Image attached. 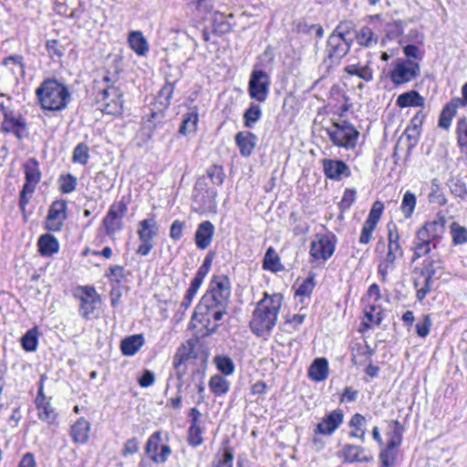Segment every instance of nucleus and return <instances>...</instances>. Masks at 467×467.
Returning <instances> with one entry per match:
<instances>
[{
  "label": "nucleus",
  "instance_id": "9b49d317",
  "mask_svg": "<svg viewBox=\"0 0 467 467\" xmlns=\"http://www.w3.org/2000/svg\"><path fill=\"white\" fill-rule=\"evenodd\" d=\"M335 251L334 236L317 234L311 242L310 254L315 260L327 261Z\"/></svg>",
  "mask_w": 467,
  "mask_h": 467
},
{
  "label": "nucleus",
  "instance_id": "a878e982",
  "mask_svg": "<svg viewBox=\"0 0 467 467\" xmlns=\"http://www.w3.org/2000/svg\"><path fill=\"white\" fill-rule=\"evenodd\" d=\"M89 431V422L84 418H79L76 423L72 425L70 436L75 443L84 444L88 441Z\"/></svg>",
  "mask_w": 467,
  "mask_h": 467
},
{
  "label": "nucleus",
  "instance_id": "13d9d810",
  "mask_svg": "<svg viewBox=\"0 0 467 467\" xmlns=\"http://www.w3.org/2000/svg\"><path fill=\"white\" fill-rule=\"evenodd\" d=\"M431 325L432 323L430 316H423L416 324L415 328L417 335L423 338L426 337L430 334Z\"/></svg>",
  "mask_w": 467,
  "mask_h": 467
},
{
  "label": "nucleus",
  "instance_id": "338daca9",
  "mask_svg": "<svg viewBox=\"0 0 467 467\" xmlns=\"http://www.w3.org/2000/svg\"><path fill=\"white\" fill-rule=\"evenodd\" d=\"M161 441V433L159 431L154 432L148 440L145 451L146 453L150 457L151 454L159 453V441Z\"/></svg>",
  "mask_w": 467,
  "mask_h": 467
},
{
  "label": "nucleus",
  "instance_id": "de8ad7c7",
  "mask_svg": "<svg viewBox=\"0 0 467 467\" xmlns=\"http://www.w3.org/2000/svg\"><path fill=\"white\" fill-rule=\"evenodd\" d=\"M234 451L230 447H225L221 455H216L213 467H233Z\"/></svg>",
  "mask_w": 467,
  "mask_h": 467
},
{
  "label": "nucleus",
  "instance_id": "e2e57ef3",
  "mask_svg": "<svg viewBox=\"0 0 467 467\" xmlns=\"http://www.w3.org/2000/svg\"><path fill=\"white\" fill-rule=\"evenodd\" d=\"M460 106H463V102L461 99L457 98V99H451L449 103H447L444 106V108L441 113V116L448 118L450 119H452V118L455 116V114L457 112V109Z\"/></svg>",
  "mask_w": 467,
  "mask_h": 467
},
{
  "label": "nucleus",
  "instance_id": "f704fd0d",
  "mask_svg": "<svg viewBox=\"0 0 467 467\" xmlns=\"http://www.w3.org/2000/svg\"><path fill=\"white\" fill-rule=\"evenodd\" d=\"M213 32L217 35H224L232 31L233 26L227 16L221 12H215L212 19Z\"/></svg>",
  "mask_w": 467,
  "mask_h": 467
},
{
  "label": "nucleus",
  "instance_id": "f257e3e1",
  "mask_svg": "<svg viewBox=\"0 0 467 467\" xmlns=\"http://www.w3.org/2000/svg\"><path fill=\"white\" fill-rule=\"evenodd\" d=\"M282 302V294L269 295L267 292L264 293V296L257 303L250 321V327L255 335L265 337L271 333L276 324Z\"/></svg>",
  "mask_w": 467,
  "mask_h": 467
},
{
  "label": "nucleus",
  "instance_id": "393cba45",
  "mask_svg": "<svg viewBox=\"0 0 467 467\" xmlns=\"http://www.w3.org/2000/svg\"><path fill=\"white\" fill-rule=\"evenodd\" d=\"M234 139L240 154L243 157L250 156L256 146L257 137L250 131H240L236 133Z\"/></svg>",
  "mask_w": 467,
  "mask_h": 467
},
{
  "label": "nucleus",
  "instance_id": "e433bc0d",
  "mask_svg": "<svg viewBox=\"0 0 467 467\" xmlns=\"http://www.w3.org/2000/svg\"><path fill=\"white\" fill-rule=\"evenodd\" d=\"M262 118V109L258 103L251 102L244 113V125L253 128Z\"/></svg>",
  "mask_w": 467,
  "mask_h": 467
},
{
  "label": "nucleus",
  "instance_id": "3c124183",
  "mask_svg": "<svg viewBox=\"0 0 467 467\" xmlns=\"http://www.w3.org/2000/svg\"><path fill=\"white\" fill-rule=\"evenodd\" d=\"M89 158V150L87 144L79 143L78 144L74 150L72 161L75 163L87 164Z\"/></svg>",
  "mask_w": 467,
  "mask_h": 467
},
{
  "label": "nucleus",
  "instance_id": "ddd939ff",
  "mask_svg": "<svg viewBox=\"0 0 467 467\" xmlns=\"http://www.w3.org/2000/svg\"><path fill=\"white\" fill-rule=\"evenodd\" d=\"M67 218V202L64 200H57L52 202L49 207L46 220V228L51 232L61 230Z\"/></svg>",
  "mask_w": 467,
  "mask_h": 467
},
{
  "label": "nucleus",
  "instance_id": "6ab92c4d",
  "mask_svg": "<svg viewBox=\"0 0 467 467\" xmlns=\"http://www.w3.org/2000/svg\"><path fill=\"white\" fill-rule=\"evenodd\" d=\"M201 190H202V184L198 183L195 187V192H197L194 194L195 202L201 204L202 211L215 213L217 191L214 188H207L204 192H200Z\"/></svg>",
  "mask_w": 467,
  "mask_h": 467
},
{
  "label": "nucleus",
  "instance_id": "f8f14e48",
  "mask_svg": "<svg viewBox=\"0 0 467 467\" xmlns=\"http://www.w3.org/2000/svg\"><path fill=\"white\" fill-rule=\"evenodd\" d=\"M344 412L336 409L326 414L314 429L315 435L331 436L343 423Z\"/></svg>",
  "mask_w": 467,
  "mask_h": 467
},
{
  "label": "nucleus",
  "instance_id": "49530a36",
  "mask_svg": "<svg viewBox=\"0 0 467 467\" xmlns=\"http://www.w3.org/2000/svg\"><path fill=\"white\" fill-rule=\"evenodd\" d=\"M214 363L218 370L223 375L229 376L234 373V364L229 357L225 355L216 356L214 358Z\"/></svg>",
  "mask_w": 467,
  "mask_h": 467
},
{
  "label": "nucleus",
  "instance_id": "473e14b6",
  "mask_svg": "<svg viewBox=\"0 0 467 467\" xmlns=\"http://www.w3.org/2000/svg\"><path fill=\"white\" fill-rule=\"evenodd\" d=\"M38 247L42 255L51 256L58 251L59 244L55 236L46 234L40 236L38 240Z\"/></svg>",
  "mask_w": 467,
  "mask_h": 467
},
{
  "label": "nucleus",
  "instance_id": "0eeeda50",
  "mask_svg": "<svg viewBox=\"0 0 467 467\" xmlns=\"http://www.w3.org/2000/svg\"><path fill=\"white\" fill-rule=\"evenodd\" d=\"M327 132L334 145L345 149L355 148L359 135L355 127L346 120L334 123Z\"/></svg>",
  "mask_w": 467,
  "mask_h": 467
},
{
  "label": "nucleus",
  "instance_id": "ea45409f",
  "mask_svg": "<svg viewBox=\"0 0 467 467\" xmlns=\"http://www.w3.org/2000/svg\"><path fill=\"white\" fill-rule=\"evenodd\" d=\"M366 320L363 322L364 326L370 327L373 325H379L382 321L381 309L379 306L370 305L364 310Z\"/></svg>",
  "mask_w": 467,
  "mask_h": 467
},
{
  "label": "nucleus",
  "instance_id": "1a4fd4ad",
  "mask_svg": "<svg viewBox=\"0 0 467 467\" xmlns=\"http://www.w3.org/2000/svg\"><path fill=\"white\" fill-rule=\"evenodd\" d=\"M271 86L270 76L263 69H254L248 82L249 97L258 103L266 101Z\"/></svg>",
  "mask_w": 467,
  "mask_h": 467
},
{
  "label": "nucleus",
  "instance_id": "774afa93",
  "mask_svg": "<svg viewBox=\"0 0 467 467\" xmlns=\"http://www.w3.org/2000/svg\"><path fill=\"white\" fill-rule=\"evenodd\" d=\"M376 227L377 225L365 221L359 236V243L363 244H368L371 240L372 233Z\"/></svg>",
  "mask_w": 467,
  "mask_h": 467
},
{
  "label": "nucleus",
  "instance_id": "a18cd8bd",
  "mask_svg": "<svg viewBox=\"0 0 467 467\" xmlns=\"http://www.w3.org/2000/svg\"><path fill=\"white\" fill-rule=\"evenodd\" d=\"M355 25L351 21H341L334 29L331 35H336L337 37L346 40H352L350 34L354 31Z\"/></svg>",
  "mask_w": 467,
  "mask_h": 467
},
{
  "label": "nucleus",
  "instance_id": "7ed1b4c3",
  "mask_svg": "<svg viewBox=\"0 0 467 467\" xmlns=\"http://www.w3.org/2000/svg\"><path fill=\"white\" fill-rule=\"evenodd\" d=\"M404 251L400 244V235L397 225L388 224V251L378 265V274L381 281L386 282L389 273H392L403 257Z\"/></svg>",
  "mask_w": 467,
  "mask_h": 467
},
{
  "label": "nucleus",
  "instance_id": "2eb2a0df",
  "mask_svg": "<svg viewBox=\"0 0 467 467\" xmlns=\"http://www.w3.org/2000/svg\"><path fill=\"white\" fill-rule=\"evenodd\" d=\"M352 40H346L330 35L327 41L326 53L331 63H338L349 51Z\"/></svg>",
  "mask_w": 467,
  "mask_h": 467
},
{
  "label": "nucleus",
  "instance_id": "6e6552de",
  "mask_svg": "<svg viewBox=\"0 0 467 467\" xmlns=\"http://www.w3.org/2000/svg\"><path fill=\"white\" fill-rule=\"evenodd\" d=\"M227 308L218 307V306L205 304L201 301L194 313V319L200 322L206 329V334L210 335L216 331L223 317L226 315Z\"/></svg>",
  "mask_w": 467,
  "mask_h": 467
},
{
  "label": "nucleus",
  "instance_id": "a211bd4d",
  "mask_svg": "<svg viewBox=\"0 0 467 467\" xmlns=\"http://www.w3.org/2000/svg\"><path fill=\"white\" fill-rule=\"evenodd\" d=\"M323 170L327 178L335 181H340L343 177H349L351 174L348 166L338 160H323Z\"/></svg>",
  "mask_w": 467,
  "mask_h": 467
},
{
  "label": "nucleus",
  "instance_id": "4d7b16f0",
  "mask_svg": "<svg viewBox=\"0 0 467 467\" xmlns=\"http://www.w3.org/2000/svg\"><path fill=\"white\" fill-rule=\"evenodd\" d=\"M451 232L455 244H462L467 242V228L453 223Z\"/></svg>",
  "mask_w": 467,
  "mask_h": 467
},
{
  "label": "nucleus",
  "instance_id": "bb28decb",
  "mask_svg": "<svg viewBox=\"0 0 467 467\" xmlns=\"http://www.w3.org/2000/svg\"><path fill=\"white\" fill-rule=\"evenodd\" d=\"M308 377L317 382L325 380L328 376V362L325 358H316L308 368Z\"/></svg>",
  "mask_w": 467,
  "mask_h": 467
},
{
  "label": "nucleus",
  "instance_id": "412c9836",
  "mask_svg": "<svg viewBox=\"0 0 467 467\" xmlns=\"http://www.w3.org/2000/svg\"><path fill=\"white\" fill-rule=\"evenodd\" d=\"M26 183L25 190L28 192H34L36 184L41 179V172L39 170V164L34 158L27 160L24 163Z\"/></svg>",
  "mask_w": 467,
  "mask_h": 467
},
{
  "label": "nucleus",
  "instance_id": "4be33fe9",
  "mask_svg": "<svg viewBox=\"0 0 467 467\" xmlns=\"http://www.w3.org/2000/svg\"><path fill=\"white\" fill-rule=\"evenodd\" d=\"M340 456L348 463L369 462L372 460V456L366 454L364 448L354 444H346L340 451Z\"/></svg>",
  "mask_w": 467,
  "mask_h": 467
},
{
  "label": "nucleus",
  "instance_id": "5701e85b",
  "mask_svg": "<svg viewBox=\"0 0 467 467\" xmlns=\"http://www.w3.org/2000/svg\"><path fill=\"white\" fill-rule=\"evenodd\" d=\"M215 228L210 221L202 222L195 232L194 240L199 249L204 250L210 246Z\"/></svg>",
  "mask_w": 467,
  "mask_h": 467
},
{
  "label": "nucleus",
  "instance_id": "4468645a",
  "mask_svg": "<svg viewBox=\"0 0 467 467\" xmlns=\"http://www.w3.org/2000/svg\"><path fill=\"white\" fill-rule=\"evenodd\" d=\"M78 292L79 295L78 296L80 300V315L84 318L88 319L96 309L97 305L100 303V296L92 286H82L78 289Z\"/></svg>",
  "mask_w": 467,
  "mask_h": 467
},
{
  "label": "nucleus",
  "instance_id": "f3484780",
  "mask_svg": "<svg viewBox=\"0 0 467 467\" xmlns=\"http://www.w3.org/2000/svg\"><path fill=\"white\" fill-rule=\"evenodd\" d=\"M444 233V222L441 220H433L424 223L417 232L418 240H428L432 243V247L436 248L439 240Z\"/></svg>",
  "mask_w": 467,
  "mask_h": 467
},
{
  "label": "nucleus",
  "instance_id": "37998d69",
  "mask_svg": "<svg viewBox=\"0 0 467 467\" xmlns=\"http://www.w3.org/2000/svg\"><path fill=\"white\" fill-rule=\"evenodd\" d=\"M457 142L460 150L467 157V120L461 119L457 124Z\"/></svg>",
  "mask_w": 467,
  "mask_h": 467
},
{
  "label": "nucleus",
  "instance_id": "4c0bfd02",
  "mask_svg": "<svg viewBox=\"0 0 467 467\" xmlns=\"http://www.w3.org/2000/svg\"><path fill=\"white\" fill-rule=\"evenodd\" d=\"M263 268L273 273L279 272L283 269L280 257L273 247H269L265 254Z\"/></svg>",
  "mask_w": 467,
  "mask_h": 467
},
{
  "label": "nucleus",
  "instance_id": "c85d7f7f",
  "mask_svg": "<svg viewBox=\"0 0 467 467\" xmlns=\"http://www.w3.org/2000/svg\"><path fill=\"white\" fill-rule=\"evenodd\" d=\"M145 340L141 334L127 337L120 343L121 352L125 356H133L141 348Z\"/></svg>",
  "mask_w": 467,
  "mask_h": 467
},
{
  "label": "nucleus",
  "instance_id": "8fccbe9b",
  "mask_svg": "<svg viewBox=\"0 0 467 467\" xmlns=\"http://www.w3.org/2000/svg\"><path fill=\"white\" fill-rule=\"evenodd\" d=\"M46 49L52 59H60L65 53V47L56 39L46 42Z\"/></svg>",
  "mask_w": 467,
  "mask_h": 467
},
{
  "label": "nucleus",
  "instance_id": "72a5a7b5",
  "mask_svg": "<svg viewBox=\"0 0 467 467\" xmlns=\"http://www.w3.org/2000/svg\"><path fill=\"white\" fill-rule=\"evenodd\" d=\"M198 120V109L196 107L190 108L189 111L183 118L182 123L179 129V132L182 135L194 132L197 128Z\"/></svg>",
  "mask_w": 467,
  "mask_h": 467
},
{
  "label": "nucleus",
  "instance_id": "20e7f679",
  "mask_svg": "<svg viewBox=\"0 0 467 467\" xmlns=\"http://www.w3.org/2000/svg\"><path fill=\"white\" fill-rule=\"evenodd\" d=\"M106 84L96 96V101L101 111L106 114H120L123 109V93L114 82H110V78L106 76L103 78Z\"/></svg>",
  "mask_w": 467,
  "mask_h": 467
},
{
  "label": "nucleus",
  "instance_id": "423d86ee",
  "mask_svg": "<svg viewBox=\"0 0 467 467\" xmlns=\"http://www.w3.org/2000/svg\"><path fill=\"white\" fill-rule=\"evenodd\" d=\"M420 74V64L409 58H397L392 62L389 77L395 86L410 83Z\"/></svg>",
  "mask_w": 467,
  "mask_h": 467
},
{
  "label": "nucleus",
  "instance_id": "58836bf2",
  "mask_svg": "<svg viewBox=\"0 0 467 467\" xmlns=\"http://www.w3.org/2000/svg\"><path fill=\"white\" fill-rule=\"evenodd\" d=\"M416 195L411 192L407 191L402 197L401 204L400 207L405 219H409L412 216L416 207Z\"/></svg>",
  "mask_w": 467,
  "mask_h": 467
},
{
  "label": "nucleus",
  "instance_id": "c03bdc74",
  "mask_svg": "<svg viewBox=\"0 0 467 467\" xmlns=\"http://www.w3.org/2000/svg\"><path fill=\"white\" fill-rule=\"evenodd\" d=\"M38 333L36 328L29 329L21 338V344L26 351L32 352L37 348Z\"/></svg>",
  "mask_w": 467,
  "mask_h": 467
},
{
  "label": "nucleus",
  "instance_id": "5fc2aeb1",
  "mask_svg": "<svg viewBox=\"0 0 467 467\" xmlns=\"http://www.w3.org/2000/svg\"><path fill=\"white\" fill-rule=\"evenodd\" d=\"M174 91V83L166 82L164 86L159 91V99L160 103L164 107L168 108L171 104V99L172 98Z\"/></svg>",
  "mask_w": 467,
  "mask_h": 467
},
{
  "label": "nucleus",
  "instance_id": "9d476101",
  "mask_svg": "<svg viewBox=\"0 0 467 467\" xmlns=\"http://www.w3.org/2000/svg\"><path fill=\"white\" fill-rule=\"evenodd\" d=\"M0 110L4 117L1 130L4 133H12L19 140L25 138L27 135V127L23 116L17 111L9 109L3 103L0 104Z\"/></svg>",
  "mask_w": 467,
  "mask_h": 467
},
{
  "label": "nucleus",
  "instance_id": "603ef678",
  "mask_svg": "<svg viewBox=\"0 0 467 467\" xmlns=\"http://www.w3.org/2000/svg\"><path fill=\"white\" fill-rule=\"evenodd\" d=\"M202 430L199 423H192L188 430V441L189 444L197 447L203 441L202 440Z\"/></svg>",
  "mask_w": 467,
  "mask_h": 467
},
{
  "label": "nucleus",
  "instance_id": "0e129e2a",
  "mask_svg": "<svg viewBox=\"0 0 467 467\" xmlns=\"http://www.w3.org/2000/svg\"><path fill=\"white\" fill-rule=\"evenodd\" d=\"M315 287V281L313 276H309L305 279L302 284L299 285L296 291V296H309Z\"/></svg>",
  "mask_w": 467,
  "mask_h": 467
},
{
  "label": "nucleus",
  "instance_id": "cd10ccee",
  "mask_svg": "<svg viewBox=\"0 0 467 467\" xmlns=\"http://www.w3.org/2000/svg\"><path fill=\"white\" fill-rule=\"evenodd\" d=\"M397 106L400 108L407 107H424L425 99L416 90L404 92L398 96L396 100Z\"/></svg>",
  "mask_w": 467,
  "mask_h": 467
},
{
  "label": "nucleus",
  "instance_id": "f03ea898",
  "mask_svg": "<svg viewBox=\"0 0 467 467\" xmlns=\"http://www.w3.org/2000/svg\"><path fill=\"white\" fill-rule=\"evenodd\" d=\"M36 94L42 109L51 111L64 109L71 99L67 88L56 79L43 81Z\"/></svg>",
  "mask_w": 467,
  "mask_h": 467
},
{
  "label": "nucleus",
  "instance_id": "2f4dec72",
  "mask_svg": "<svg viewBox=\"0 0 467 467\" xmlns=\"http://www.w3.org/2000/svg\"><path fill=\"white\" fill-rule=\"evenodd\" d=\"M128 42L130 48L139 56H144L149 51V45L140 31H131Z\"/></svg>",
  "mask_w": 467,
  "mask_h": 467
},
{
  "label": "nucleus",
  "instance_id": "b1692460",
  "mask_svg": "<svg viewBox=\"0 0 467 467\" xmlns=\"http://www.w3.org/2000/svg\"><path fill=\"white\" fill-rule=\"evenodd\" d=\"M344 72L350 77H358L365 82H370L374 78V71L369 62L348 64L344 67Z\"/></svg>",
  "mask_w": 467,
  "mask_h": 467
},
{
  "label": "nucleus",
  "instance_id": "c756f323",
  "mask_svg": "<svg viewBox=\"0 0 467 467\" xmlns=\"http://www.w3.org/2000/svg\"><path fill=\"white\" fill-rule=\"evenodd\" d=\"M348 425L353 429V431L349 432V437L358 438L364 442L366 438V418L360 413H355L351 417Z\"/></svg>",
  "mask_w": 467,
  "mask_h": 467
},
{
  "label": "nucleus",
  "instance_id": "a19ab883",
  "mask_svg": "<svg viewBox=\"0 0 467 467\" xmlns=\"http://www.w3.org/2000/svg\"><path fill=\"white\" fill-rule=\"evenodd\" d=\"M229 381L221 375H214L210 379L209 387L215 395L221 396L229 390Z\"/></svg>",
  "mask_w": 467,
  "mask_h": 467
},
{
  "label": "nucleus",
  "instance_id": "09e8293b",
  "mask_svg": "<svg viewBox=\"0 0 467 467\" xmlns=\"http://www.w3.org/2000/svg\"><path fill=\"white\" fill-rule=\"evenodd\" d=\"M447 185L453 195L462 200L467 199V188L462 181L457 178H451L448 181Z\"/></svg>",
  "mask_w": 467,
  "mask_h": 467
},
{
  "label": "nucleus",
  "instance_id": "c9c22d12",
  "mask_svg": "<svg viewBox=\"0 0 467 467\" xmlns=\"http://www.w3.org/2000/svg\"><path fill=\"white\" fill-rule=\"evenodd\" d=\"M356 39L361 47H371L377 45L379 37L374 34L373 30L368 26H362L356 32Z\"/></svg>",
  "mask_w": 467,
  "mask_h": 467
},
{
  "label": "nucleus",
  "instance_id": "aec40b11",
  "mask_svg": "<svg viewBox=\"0 0 467 467\" xmlns=\"http://www.w3.org/2000/svg\"><path fill=\"white\" fill-rule=\"evenodd\" d=\"M36 405L38 410V418L51 424L56 420V412L51 406L50 400L44 395L43 387L40 386L37 396L36 398Z\"/></svg>",
  "mask_w": 467,
  "mask_h": 467
},
{
  "label": "nucleus",
  "instance_id": "052dcab7",
  "mask_svg": "<svg viewBox=\"0 0 467 467\" xmlns=\"http://www.w3.org/2000/svg\"><path fill=\"white\" fill-rule=\"evenodd\" d=\"M460 106H463V102L461 99L457 98V99H451L449 103H447L444 106V108L441 113V116L448 118L450 119H452V118L455 116V114L457 112V109Z\"/></svg>",
  "mask_w": 467,
  "mask_h": 467
},
{
  "label": "nucleus",
  "instance_id": "69168bd1",
  "mask_svg": "<svg viewBox=\"0 0 467 467\" xmlns=\"http://www.w3.org/2000/svg\"><path fill=\"white\" fill-rule=\"evenodd\" d=\"M106 276L110 280V282L120 283L124 278V267L119 265H111L109 269V274Z\"/></svg>",
  "mask_w": 467,
  "mask_h": 467
},
{
  "label": "nucleus",
  "instance_id": "bf43d9fd",
  "mask_svg": "<svg viewBox=\"0 0 467 467\" xmlns=\"http://www.w3.org/2000/svg\"><path fill=\"white\" fill-rule=\"evenodd\" d=\"M384 211V203L380 201H376L368 213L366 219L367 222L371 223L375 225L378 224Z\"/></svg>",
  "mask_w": 467,
  "mask_h": 467
},
{
  "label": "nucleus",
  "instance_id": "6e6d98bb",
  "mask_svg": "<svg viewBox=\"0 0 467 467\" xmlns=\"http://www.w3.org/2000/svg\"><path fill=\"white\" fill-rule=\"evenodd\" d=\"M77 187V178L71 174L62 175L59 178V189L63 193H70Z\"/></svg>",
  "mask_w": 467,
  "mask_h": 467
},
{
  "label": "nucleus",
  "instance_id": "39448f33",
  "mask_svg": "<svg viewBox=\"0 0 467 467\" xmlns=\"http://www.w3.org/2000/svg\"><path fill=\"white\" fill-rule=\"evenodd\" d=\"M231 296V283L224 275H214L210 282L209 289L201 301L205 304H213L218 307L228 308Z\"/></svg>",
  "mask_w": 467,
  "mask_h": 467
},
{
  "label": "nucleus",
  "instance_id": "864d4df0",
  "mask_svg": "<svg viewBox=\"0 0 467 467\" xmlns=\"http://www.w3.org/2000/svg\"><path fill=\"white\" fill-rule=\"evenodd\" d=\"M432 243L428 240H418L416 238L414 244V254L412 260L415 261L426 254H428L432 249Z\"/></svg>",
  "mask_w": 467,
  "mask_h": 467
},
{
  "label": "nucleus",
  "instance_id": "680f3d73",
  "mask_svg": "<svg viewBox=\"0 0 467 467\" xmlns=\"http://www.w3.org/2000/svg\"><path fill=\"white\" fill-rule=\"evenodd\" d=\"M460 106H463V102L461 99L457 98V99H451L449 103H447L444 106V108L441 113V116L448 118L450 119H452V118L455 116V114L457 112V109Z\"/></svg>",
  "mask_w": 467,
  "mask_h": 467
},
{
  "label": "nucleus",
  "instance_id": "79ce46f5",
  "mask_svg": "<svg viewBox=\"0 0 467 467\" xmlns=\"http://www.w3.org/2000/svg\"><path fill=\"white\" fill-rule=\"evenodd\" d=\"M425 114L421 110L418 111L414 115V117L410 120V126L406 129L405 131L409 139H417V137L420 134V129L423 124Z\"/></svg>",
  "mask_w": 467,
  "mask_h": 467
},
{
  "label": "nucleus",
  "instance_id": "dca6fc26",
  "mask_svg": "<svg viewBox=\"0 0 467 467\" xmlns=\"http://www.w3.org/2000/svg\"><path fill=\"white\" fill-rule=\"evenodd\" d=\"M127 211L124 203H114L110 206L103 219V224L108 235H114L122 227L121 219Z\"/></svg>",
  "mask_w": 467,
  "mask_h": 467
},
{
  "label": "nucleus",
  "instance_id": "7c9ffc66",
  "mask_svg": "<svg viewBox=\"0 0 467 467\" xmlns=\"http://www.w3.org/2000/svg\"><path fill=\"white\" fill-rule=\"evenodd\" d=\"M159 227L154 218H148L139 223L138 235L140 240H150L158 234Z\"/></svg>",
  "mask_w": 467,
  "mask_h": 467
}]
</instances>
